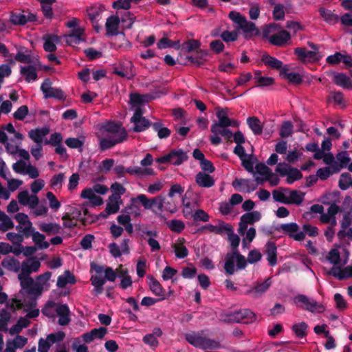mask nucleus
Listing matches in <instances>:
<instances>
[{
	"instance_id": "5",
	"label": "nucleus",
	"mask_w": 352,
	"mask_h": 352,
	"mask_svg": "<svg viewBox=\"0 0 352 352\" xmlns=\"http://www.w3.org/2000/svg\"><path fill=\"white\" fill-rule=\"evenodd\" d=\"M287 164L285 163L278 164L276 168V172L278 173L280 176H287V182L289 184H293L295 181L300 180L302 178V173L296 168H287Z\"/></svg>"
},
{
	"instance_id": "15",
	"label": "nucleus",
	"mask_w": 352,
	"mask_h": 352,
	"mask_svg": "<svg viewBox=\"0 0 352 352\" xmlns=\"http://www.w3.org/2000/svg\"><path fill=\"white\" fill-rule=\"evenodd\" d=\"M44 41L43 49L47 52H54L56 50V43L60 42V37L52 34H45L43 36Z\"/></svg>"
},
{
	"instance_id": "31",
	"label": "nucleus",
	"mask_w": 352,
	"mask_h": 352,
	"mask_svg": "<svg viewBox=\"0 0 352 352\" xmlns=\"http://www.w3.org/2000/svg\"><path fill=\"white\" fill-rule=\"evenodd\" d=\"M1 265L9 271L19 272L21 268L20 262L14 257H7L2 260Z\"/></svg>"
},
{
	"instance_id": "63",
	"label": "nucleus",
	"mask_w": 352,
	"mask_h": 352,
	"mask_svg": "<svg viewBox=\"0 0 352 352\" xmlns=\"http://www.w3.org/2000/svg\"><path fill=\"white\" fill-rule=\"evenodd\" d=\"M46 197L49 200L50 207L53 210H58L60 207V202L56 199L52 192H47Z\"/></svg>"
},
{
	"instance_id": "12",
	"label": "nucleus",
	"mask_w": 352,
	"mask_h": 352,
	"mask_svg": "<svg viewBox=\"0 0 352 352\" xmlns=\"http://www.w3.org/2000/svg\"><path fill=\"white\" fill-rule=\"evenodd\" d=\"M127 132L126 131H123L121 133V135H120V137H109L105 138H102L100 141V149L101 151H106L109 148H111L115 145L119 143H122L124 141H125L127 138Z\"/></svg>"
},
{
	"instance_id": "6",
	"label": "nucleus",
	"mask_w": 352,
	"mask_h": 352,
	"mask_svg": "<svg viewBox=\"0 0 352 352\" xmlns=\"http://www.w3.org/2000/svg\"><path fill=\"white\" fill-rule=\"evenodd\" d=\"M20 286L28 294L41 295L43 287L40 283H36L31 276H19Z\"/></svg>"
},
{
	"instance_id": "8",
	"label": "nucleus",
	"mask_w": 352,
	"mask_h": 352,
	"mask_svg": "<svg viewBox=\"0 0 352 352\" xmlns=\"http://www.w3.org/2000/svg\"><path fill=\"white\" fill-rule=\"evenodd\" d=\"M52 82L49 78H46L41 84V90L44 94L45 98H55L63 100L65 94L60 89L51 87Z\"/></svg>"
},
{
	"instance_id": "9",
	"label": "nucleus",
	"mask_w": 352,
	"mask_h": 352,
	"mask_svg": "<svg viewBox=\"0 0 352 352\" xmlns=\"http://www.w3.org/2000/svg\"><path fill=\"white\" fill-rule=\"evenodd\" d=\"M17 53L14 56V59L23 63L31 64L33 63L35 65H38V68L41 69V63L37 58H33L27 47H16Z\"/></svg>"
},
{
	"instance_id": "61",
	"label": "nucleus",
	"mask_w": 352,
	"mask_h": 352,
	"mask_svg": "<svg viewBox=\"0 0 352 352\" xmlns=\"http://www.w3.org/2000/svg\"><path fill=\"white\" fill-rule=\"evenodd\" d=\"M349 179H351V175L349 173H342L338 184L339 188L343 190H346L350 186Z\"/></svg>"
},
{
	"instance_id": "47",
	"label": "nucleus",
	"mask_w": 352,
	"mask_h": 352,
	"mask_svg": "<svg viewBox=\"0 0 352 352\" xmlns=\"http://www.w3.org/2000/svg\"><path fill=\"white\" fill-rule=\"evenodd\" d=\"M91 284L94 286L96 294H100L103 292V285L105 284V278L98 276L91 278Z\"/></svg>"
},
{
	"instance_id": "37",
	"label": "nucleus",
	"mask_w": 352,
	"mask_h": 352,
	"mask_svg": "<svg viewBox=\"0 0 352 352\" xmlns=\"http://www.w3.org/2000/svg\"><path fill=\"white\" fill-rule=\"evenodd\" d=\"M308 325L305 322L296 323L292 325V330L295 333V336L298 338H305L307 335Z\"/></svg>"
},
{
	"instance_id": "16",
	"label": "nucleus",
	"mask_w": 352,
	"mask_h": 352,
	"mask_svg": "<svg viewBox=\"0 0 352 352\" xmlns=\"http://www.w3.org/2000/svg\"><path fill=\"white\" fill-rule=\"evenodd\" d=\"M271 284V278L269 277L263 282L258 283L254 287L248 290L245 294L246 295H252L254 298H258L269 289Z\"/></svg>"
},
{
	"instance_id": "54",
	"label": "nucleus",
	"mask_w": 352,
	"mask_h": 352,
	"mask_svg": "<svg viewBox=\"0 0 352 352\" xmlns=\"http://www.w3.org/2000/svg\"><path fill=\"white\" fill-rule=\"evenodd\" d=\"M284 6L283 4H276L273 10V18L276 21L283 20L285 18Z\"/></svg>"
},
{
	"instance_id": "33",
	"label": "nucleus",
	"mask_w": 352,
	"mask_h": 352,
	"mask_svg": "<svg viewBox=\"0 0 352 352\" xmlns=\"http://www.w3.org/2000/svg\"><path fill=\"white\" fill-rule=\"evenodd\" d=\"M65 214H68L71 218L74 220H78L81 222L83 226H86L88 223H91L94 221V219L88 220L86 217H82V210L76 207H71L67 212Z\"/></svg>"
},
{
	"instance_id": "23",
	"label": "nucleus",
	"mask_w": 352,
	"mask_h": 352,
	"mask_svg": "<svg viewBox=\"0 0 352 352\" xmlns=\"http://www.w3.org/2000/svg\"><path fill=\"white\" fill-rule=\"evenodd\" d=\"M182 204L184 206L183 214L186 219H191L197 207L196 201H190L187 198V192L182 197Z\"/></svg>"
},
{
	"instance_id": "24",
	"label": "nucleus",
	"mask_w": 352,
	"mask_h": 352,
	"mask_svg": "<svg viewBox=\"0 0 352 352\" xmlns=\"http://www.w3.org/2000/svg\"><path fill=\"white\" fill-rule=\"evenodd\" d=\"M195 182L199 186L204 188H210L214 185L213 177L202 171L196 175Z\"/></svg>"
},
{
	"instance_id": "11",
	"label": "nucleus",
	"mask_w": 352,
	"mask_h": 352,
	"mask_svg": "<svg viewBox=\"0 0 352 352\" xmlns=\"http://www.w3.org/2000/svg\"><path fill=\"white\" fill-rule=\"evenodd\" d=\"M41 263L34 257L29 258L27 261H23L21 264V272L18 274L19 276H30L32 272H36L39 270Z\"/></svg>"
},
{
	"instance_id": "18",
	"label": "nucleus",
	"mask_w": 352,
	"mask_h": 352,
	"mask_svg": "<svg viewBox=\"0 0 352 352\" xmlns=\"http://www.w3.org/2000/svg\"><path fill=\"white\" fill-rule=\"evenodd\" d=\"M56 312L59 316L58 322L60 325L66 326L70 322V310L67 304H60L58 305L56 309Z\"/></svg>"
},
{
	"instance_id": "28",
	"label": "nucleus",
	"mask_w": 352,
	"mask_h": 352,
	"mask_svg": "<svg viewBox=\"0 0 352 352\" xmlns=\"http://www.w3.org/2000/svg\"><path fill=\"white\" fill-rule=\"evenodd\" d=\"M283 191L289 192V197H287L288 204L300 205L304 199L305 194L297 190H289V188H281Z\"/></svg>"
},
{
	"instance_id": "56",
	"label": "nucleus",
	"mask_w": 352,
	"mask_h": 352,
	"mask_svg": "<svg viewBox=\"0 0 352 352\" xmlns=\"http://www.w3.org/2000/svg\"><path fill=\"white\" fill-rule=\"evenodd\" d=\"M6 307H8L12 312L16 310H19L23 308L24 305L21 300L16 298H12L10 301L6 302Z\"/></svg>"
},
{
	"instance_id": "36",
	"label": "nucleus",
	"mask_w": 352,
	"mask_h": 352,
	"mask_svg": "<svg viewBox=\"0 0 352 352\" xmlns=\"http://www.w3.org/2000/svg\"><path fill=\"white\" fill-rule=\"evenodd\" d=\"M261 218V213L257 211L248 212L241 217V221H245L246 224L252 225L258 221Z\"/></svg>"
},
{
	"instance_id": "39",
	"label": "nucleus",
	"mask_w": 352,
	"mask_h": 352,
	"mask_svg": "<svg viewBox=\"0 0 352 352\" xmlns=\"http://www.w3.org/2000/svg\"><path fill=\"white\" fill-rule=\"evenodd\" d=\"M318 12L324 20L329 23H335L338 21V16L333 13L329 10H327L324 8H319Z\"/></svg>"
},
{
	"instance_id": "62",
	"label": "nucleus",
	"mask_w": 352,
	"mask_h": 352,
	"mask_svg": "<svg viewBox=\"0 0 352 352\" xmlns=\"http://www.w3.org/2000/svg\"><path fill=\"white\" fill-rule=\"evenodd\" d=\"M249 184L248 179L236 178L232 183V186L239 191H245V188Z\"/></svg>"
},
{
	"instance_id": "7",
	"label": "nucleus",
	"mask_w": 352,
	"mask_h": 352,
	"mask_svg": "<svg viewBox=\"0 0 352 352\" xmlns=\"http://www.w3.org/2000/svg\"><path fill=\"white\" fill-rule=\"evenodd\" d=\"M275 230L277 231L281 230L290 238H292L297 241H301L305 238V234L303 232H298L299 226L295 222L282 223L278 227H276Z\"/></svg>"
},
{
	"instance_id": "26",
	"label": "nucleus",
	"mask_w": 352,
	"mask_h": 352,
	"mask_svg": "<svg viewBox=\"0 0 352 352\" xmlns=\"http://www.w3.org/2000/svg\"><path fill=\"white\" fill-rule=\"evenodd\" d=\"M36 65H30L28 66L21 67L20 73L25 76V80L27 82L34 81L37 79L38 76L36 73Z\"/></svg>"
},
{
	"instance_id": "2",
	"label": "nucleus",
	"mask_w": 352,
	"mask_h": 352,
	"mask_svg": "<svg viewBox=\"0 0 352 352\" xmlns=\"http://www.w3.org/2000/svg\"><path fill=\"white\" fill-rule=\"evenodd\" d=\"M236 262V267L239 270L245 269L247 265L248 259L241 254L239 250L233 251L231 254L228 253L226 256L224 269L228 275L234 273V262Z\"/></svg>"
},
{
	"instance_id": "64",
	"label": "nucleus",
	"mask_w": 352,
	"mask_h": 352,
	"mask_svg": "<svg viewBox=\"0 0 352 352\" xmlns=\"http://www.w3.org/2000/svg\"><path fill=\"white\" fill-rule=\"evenodd\" d=\"M221 38L225 42L235 41L238 38V33L235 31L225 30L221 34Z\"/></svg>"
},
{
	"instance_id": "22",
	"label": "nucleus",
	"mask_w": 352,
	"mask_h": 352,
	"mask_svg": "<svg viewBox=\"0 0 352 352\" xmlns=\"http://www.w3.org/2000/svg\"><path fill=\"white\" fill-rule=\"evenodd\" d=\"M239 28L244 32V38L245 39H249L253 36H258L260 34V31L256 28L255 23L247 19L244 21Z\"/></svg>"
},
{
	"instance_id": "52",
	"label": "nucleus",
	"mask_w": 352,
	"mask_h": 352,
	"mask_svg": "<svg viewBox=\"0 0 352 352\" xmlns=\"http://www.w3.org/2000/svg\"><path fill=\"white\" fill-rule=\"evenodd\" d=\"M211 132L214 135H221L224 137L226 140H230L232 138V132L228 129L225 128H214L210 127Z\"/></svg>"
},
{
	"instance_id": "46",
	"label": "nucleus",
	"mask_w": 352,
	"mask_h": 352,
	"mask_svg": "<svg viewBox=\"0 0 352 352\" xmlns=\"http://www.w3.org/2000/svg\"><path fill=\"white\" fill-rule=\"evenodd\" d=\"M293 133V124L291 121H285L283 122L279 135L283 138H286L292 135Z\"/></svg>"
},
{
	"instance_id": "3",
	"label": "nucleus",
	"mask_w": 352,
	"mask_h": 352,
	"mask_svg": "<svg viewBox=\"0 0 352 352\" xmlns=\"http://www.w3.org/2000/svg\"><path fill=\"white\" fill-rule=\"evenodd\" d=\"M256 319V315L249 309H243L227 315L225 319L228 322H236L249 324L254 322Z\"/></svg>"
},
{
	"instance_id": "48",
	"label": "nucleus",
	"mask_w": 352,
	"mask_h": 352,
	"mask_svg": "<svg viewBox=\"0 0 352 352\" xmlns=\"http://www.w3.org/2000/svg\"><path fill=\"white\" fill-rule=\"evenodd\" d=\"M10 21L15 25H23L26 24L25 15L20 12H11Z\"/></svg>"
},
{
	"instance_id": "35",
	"label": "nucleus",
	"mask_w": 352,
	"mask_h": 352,
	"mask_svg": "<svg viewBox=\"0 0 352 352\" xmlns=\"http://www.w3.org/2000/svg\"><path fill=\"white\" fill-rule=\"evenodd\" d=\"M102 128L107 132L112 133V137H120L123 131H126V129L122 127L120 125L116 124L114 122H108L105 124Z\"/></svg>"
},
{
	"instance_id": "42",
	"label": "nucleus",
	"mask_w": 352,
	"mask_h": 352,
	"mask_svg": "<svg viewBox=\"0 0 352 352\" xmlns=\"http://www.w3.org/2000/svg\"><path fill=\"white\" fill-rule=\"evenodd\" d=\"M39 228L41 231L47 233V235L51 234H58L60 232L61 227L59 224L49 223H43L40 225Z\"/></svg>"
},
{
	"instance_id": "44",
	"label": "nucleus",
	"mask_w": 352,
	"mask_h": 352,
	"mask_svg": "<svg viewBox=\"0 0 352 352\" xmlns=\"http://www.w3.org/2000/svg\"><path fill=\"white\" fill-rule=\"evenodd\" d=\"M302 308L311 312L322 313L324 311V307L320 303H318L314 300H309L307 306H302Z\"/></svg>"
},
{
	"instance_id": "50",
	"label": "nucleus",
	"mask_w": 352,
	"mask_h": 352,
	"mask_svg": "<svg viewBox=\"0 0 352 352\" xmlns=\"http://www.w3.org/2000/svg\"><path fill=\"white\" fill-rule=\"evenodd\" d=\"M168 228L173 232L177 233L182 232L184 228V223L178 219H173L167 223Z\"/></svg>"
},
{
	"instance_id": "58",
	"label": "nucleus",
	"mask_w": 352,
	"mask_h": 352,
	"mask_svg": "<svg viewBox=\"0 0 352 352\" xmlns=\"http://www.w3.org/2000/svg\"><path fill=\"white\" fill-rule=\"evenodd\" d=\"M29 109L27 105H22L14 113L13 116L16 120H23L28 114Z\"/></svg>"
},
{
	"instance_id": "19",
	"label": "nucleus",
	"mask_w": 352,
	"mask_h": 352,
	"mask_svg": "<svg viewBox=\"0 0 352 352\" xmlns=\"http://www.w3.org/2000/svg\"><path fill=\"white\" fill-rule=\"evenodd\" d=\"M84 30L82 28H74L69 34L65 35V42L70 46H74L80 44L85 40L82 38Z\"/></svg>"
},
{
	"instance_id": "60",
	"label": "nucleus",
	"mask_w": 352,
	"mask_h": 352,
	"mask_svg": "<svg viewBox=\"0 0 352 352\" xmlns=\"http://www.w3.org/2000/svg\"><path fill=\"white\" fill-rule=\"evenodd\" d=\"M195 221H201L207 222L209 221L210 217L204 210L199 209L195 210L192 218Z\"/></svg>"
},
{
	"instance_id": "29",
	"label": "nucleus",
	"mask_w": 352,
	"mask_h": 352,
	"mask_svg": "<svg viewBox=\"0 0 352 352\" xmlns=\"http://www.w3.org/2000/svg\"><path fill=\"white\" fill-rule=\"evenodd\" d=\"M76 282L75 276L70 271H65L63 275L58 277L56 285L59 288H64L67 284H75Z\"/></svg>"
},
{
	"instance_id": "21",
	"label": "nucleus",
	"mask_w": 352,
	"mask_h": 352,
	"mask_svg": "<svg viewBox=\"0 0 352 352\" xmlns=\"http://www.w3.org/2000/svg\"><path fill=\"white\" fill-rule=\"evenodd\" d=\"M50 133V128L44 126L32 129L28 132L29 138L37 144H41L43 138Z\"/></svg>"
},
{
	"instance_id": "1",
	"label": "nucleus",
	"mask_w": 352,
	"mask_h": 352,
	"mask_svg": "<svg viewBox=\"0 0 352 352\" xmlns=\"http://www.w3.org/2000/svg\"><path fill=\"white\" fill-rule=\"evenodd\" d=\"M138 203L140 204L145 210H151L155 214L164 219V217L162 214L164 206L163 198L161 197L148 198L144 194H139L135 197H132L130 199V204L122 212L127 213L129 215L133 214L135 217H140L141 210L137 205Z\"/></svg>"
},
{
	"instance_id": "14",
	"label": "nucleus",
	"mask_w": 352,
	"mask_h": 352,
	"mask_svg": "<svg viewBox=\"0 0 352 352\" xmlns=\"http://www.w3.org/2000/svg\"><path fill=\"white\" fill-rule=\"evenodd\" d=\"M120 19L118 16L111 15L107 18L105 28L107 30V36H117L120 34L118 31Z\"/></svg>"
},
{
	"instance_id": "49",
	"label": "nucleus",
	"mask_w": 352,
	"mask_h": 352,
	"mask_svg": "<svg viewBox=\"0 0 352 352\" xmlns=\"http://www.w3.org/2000/svg\"><path fill=\"white\" fill-rule=\"evenodd\" d=\"M58 305L54 301L49 300L46 302L41 312L43 315L48 318H54V309L57 307Z\"/></svg>"
},
{
	"instance_id": "51",
	"label": "nucleus",
	"mask_w": 352,
	"mask_h": 352,
	"mask_svg": "<svg viewBox=\"0 0 352 352\" xmlns=\"http://www.w3.org/2000/svg\"><path fill=\"white\" fill-rule=\"evenodd\" d=\"M172 247L174 248L176 257L179 258H184L188 256V250L182 243H173Z\"/></svg>"
},
{
	"instance_id": "59",
	"label": "nucleus",
	"mask_w": 352,
	"mask_h": 352,
	"mask_svg": "<svg viewBox=\"0 0 352 352\" xmlns=\"http://www.w3.org/2000/svg\"><path fill=\"white\" fill-rule=\"evenodd\" d=\"M142 340L146 344L150 346L152 349H155L159 345V341L154 336V334H146L143 337Z\"/></svg>"
},
{
	"instance_id": "34",
	"label": "nucleus",
	"mask_w": 352,
	"mask_h": 352,
	"mask_svg": "<svg viewBox=\"0 0 352 352\" xmlns=\"http://www.w3.org/2000/svg\"><path fill=\"white\" fill-rule=\"evenodd\" d=\"M247 124L256 135H261L263 131V126L259 119L255 116L249 117L247 119Z\"/></svg>"
},
{
	"instance_id": "57",
	"label": "nucleus",
	"mask_w": 352,
	"mask_h": 352,
	"mask_svg": "<svg viewBox=\"0 0 352 352\" xmlns=\"http://www.w3.org/2000/svg\"><path fill=\"white\" fill-rule=\"evenodd\" d=\"M120 210V203H111L108 202L106 205L105 212L107 214H100L103 217H106L107 215L116 214Z\"/></svg>"
},
{
	"instance_id": "20",
	"label": "nucleus",
	"mask_w": 352,
	"mask_h": 352,
	"mask_svg": "<svg viewBox=\"0 0 352 352\" xmlns=\"http://www.w3.org/2000/svg\"><path fill=\"white\" fill-rule=\"evenodd\" d=\"M291 39V35L286 30H280L278 33L272 35L269 39L270 43L274 45L283 46Z\"/></svg>"
},
{
	"instance_id": "38",
	"label": "nucleus",
	"mask_w": 352,
	"mask_h": 352,
	"mask_svg": "<svg viewBox=\"0 0 352 352\" xmlns=\"http://www.w3.org/2000/svg\"><path fill=\"white\" fill-rule=\"evenodd\" d=\"M153 129L157 133V136L160 139H165L170 136V130L167 127L163 126L160 122H153L152 124Z\"/></svg>"
},
{
	"instance_id": "30",
	"label": "nucleus",
	"mask_w": 352,
	"mask_h": 352,
	"mask_svg": "<svg viewBox=\"0 0 352 352\" xmlns=\"http://www.w3.org/2000/svg\"><path fill=\"white\" fill-rule=\"evenodd\" d=\"M261 61L267 66L272 69H282L284 67H283V62L275 57L271 56L267 53H265L261 56Z\"/></svg>"
},
{
	"instance_id": "45",
	"label": "nucleus",
	"mask_w": 352,
	"mask_h": 352,
	"mask_svg": "<svg viewBox=\"0 0 352 352\" xmlns=\"http://www.w3.org/2000/svg\"><path fill=\"white\" fill-rule=\"evenodd\" d=\"M255 170L256 173L266 177L267 179H270V177L274 176L272 170L263 163H258L255 166Z\"/></svg>"
},
{
	"instance_id": "10",
	"label": "nucleus",
	"mask_w": 352,
	"mask_h": 352,
	"mask_svg": "<svg viewBox=\"0 0 352 352\" xmlns=\"http://www.w3.org/2000/svg\"><path fill=\"white\" fill-rule=\"evenodd\" d=\"M294 54L298 56V59L302 62H318L322 58L319 52L307 50L305 47H296L294 49Z\"/></svg>"
},
{
	"instance_id": "4",
	"label": "nucleus",
	"mask_w": 352,
	"mask_h": 352,
	"mask_svg": "<svg viewBox=\"0 0 352 352\" xmlns=\"http://www.w3.org/2000/svg\"><path fill=\"white\" fill-rule=\"evenodd\" d=\"M188 157L182 149H173L167 155L156 158L155 162L158 164L171 163L175 166H179L188 160Z\"/></svg>"
},
{
	"instance_id": "32",
	"label": "nucleus",
	"mask_w": 352,
	"mask_h": 352,
	"mask_svg": "<svg viewBox=\"0 0 352 352\" xmlns=\"http://www.w3.org/2000/svg\"><path fill=\"white\" fill-rule=\"evenodd\" d=\"M148 278L149 279V287L152 292L157 296L161 297V300L164 299V289H163L162 285L160 282L155 279L153 276H148Z\"/></svg>"
},
{
	"instance_id": "53",
	"label": "nucleus",
	"mask_w": 352,
	"mask_h": 352,
	"mask_svg": "<svg viewBox=\"0 0 352 352\" xmlns=\"http://www.w3.org/2000/svg\"><path fill=\"white\" fill-rule=\"evenodd\" d=\"M221 344L219 341L214 340V339H210L208 338H205L204 345L202 347V350H206V349H221Z\"/></svg>"
},
{
	"instance_id": "13",
	"label": "nucleus",
	"mask_w": 352,
	"mask_h": 352,
	"mask_svg": "<svg viewBox=\"0 0 352 352\" xmlns=\"http://www.w3.org/2000/svg\"><path fill=\"white\" fill-rule=\"evenodd\" d=\"M203 331H191L184 335L185 340L193 346L202 349L205 336H202Z\"/></svg>"
},
{
	"instance_id": "41",
	"label": "nucleus",
	"mask_w": 352,
	"mask_h": 352,
	"mask_svg": "<svg viewBox=\"0 0 352 352\" xmlns=\"http://www.w3.org/2000/svg\"><path fill=\"white\" fill-rule=\"evenodd\" d=\"M134 126L131 129L133 132L140 133L146 131L150 126H152L153 123L146 118H142L138 122H133Z\"/></svg>"
},
{
	"instance_id": "55",
	"label": "nucleus",
	"mask_w": 352,
	"mask_h": 352,
	"mask_svg": "<svg viewBox=\"0 0 352 352\" xmlns=\"http://www.w3.org/2000/svg\"><path fill=\"white\" fill-rule=\"evenodd\" d=\"M233 120L230 119L228 116L226 117H221L220 119H219L218 122H214L211 127L214 128H225V127H229L231 125H232Z\"/></svg>"
},
{
	"instance_id": "17",
	"label": "nucleus",
	"mask_w": 352,
	"mask_h": 352,
	"mask_svg": "<svg viewBox=\"0 0 352 352\" xmlns=\"http://www.w3.org/2000/svg\"><path fill=\"white\" fill-rule=\"evenodd\" d=\"M265 254L269 265L274 267L277 264V248L274 242L268 241L265 245Z\"/></svg>"
},
{
	"instance_id": "25",
	"label": "nucleus",
	"mask_w": 352,
	"mask_h": 352,
	"mask_svg": "<svg viewBox=\"0 0 352 352\" xmlns=\"http://www.w3.org/2000/svg\"><path fill=\"white\" fill-rule=\"evenodd\" d=\"M280 76L288 80L289 82L293 85H298L302 82V76L298 73L288 72L287 66L280 71Z\"/></svg>"
},
{
	"instance_id": "43",
	"label": "nucleus",
	"mask_w": 352,
	"mask_h": 352,
	"mask_svg": "<svg viewBox=\"0 0 352 352\" xmlns=\"http://www.w3.org/2000/svg\"><path fill=\"white\" fill-rule=\"evenodd\" d=\"M201 46V42L196 39H189L185 41L182 45V50L186 52L197 51Z\"/></svg>"
},
{
	"instance_id": "27",
	"label": "nucleus",
	"mask_w": 352,
	"mask_h": 352,
	"mask_svg": "<svg viewBox=\"0 0 352 352\" xmlns=\"http://www.w3.org/2000/svg\"><path fill=\"white\" fill-rule=\"evenodd\" d=\"M333 82L338 86L344 89L352 87V80L344 73H334Z\"/></svg>"
},
{
	"instance_id": "40",
	"label": "nucleus",
	"mask_w": 352,
	"mask_h": 352,
	"mask_svg": "<svg viewBox=\"0 0 352 352\" xmlns=\"http://www.w3.org/2000/svg\"><path fill=\"white\" fill-rule=\"evenodd\" d=\"M0 230L6 232L14 228V223L12 219L3 212L0 210Z\"/></svg>"
}]
</instances>
